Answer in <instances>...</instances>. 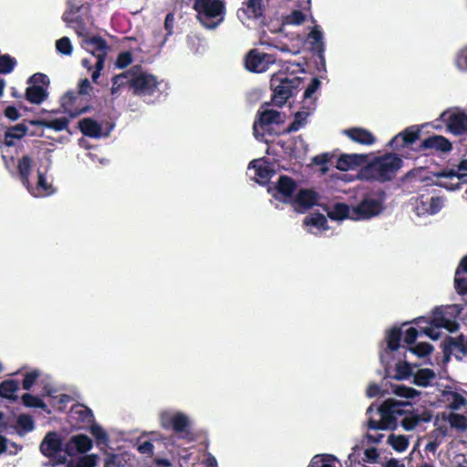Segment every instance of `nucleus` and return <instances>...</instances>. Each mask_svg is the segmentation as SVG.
<instances>
[{
  "mask_svg": "<svg viewBox=\"0 0 467 467\" xmlns=\"http://www.w3.org/2000/svg\"><path fill=\"white\" fill-rule=\"evenodd\" d=\"M380 416L379 420L369 419L368 426L369 430H389L397 424V416L404 415L401 426L406 431H410L420 423L418 413L413 411L410 401H396L394 399L385 400L378 408Z\"/></svg>",
  "mask_w": 467,
  "mask_h": 467,
  "instance_id": "f257e3e1",
  "label": "nucleus"
},
{
  "mask_svg": "<svg viewBox=\"0 0 467 467\" xmlns=\"http://www.w3.org/2000/svg\"><path fill=\"white\" fill-rule=\"evenodd\" d=\"M404 164L399 154L386 152L374 157L371 162L361 167L358 178L366 181L385 182L393 180Z\"/></svg>",
  "mask_w": 467,
  "mask_h": 467,
  "instance_id": "f03ea898",
  "label": "nucleus"
},
{
  "mask_svg": "<svg viewBox=\"0 0 467 467\" xmlns=\"http://www.w3.org/2000/svg\"><path fill=\"white\" fill-rule=\"evenodd\" d=\"M303 85L304 78H290L283 71L274 73L270 78V88L273 91L272 103L278 108H282L291 97L297 95Z\"/></svg>",
  "mask_w": 467,
  "mask_h": 467,
  "instance_id": "7ed1b4c3",
  "label": "nucleus"
},
{
  "mask_svg": "<svg viewBox=\"0 0 467 467\" xmlns=\"http://www.w3.org/2000/svg\"><path fill=\"white\" fill-rule=\"evenodd\" d=\"M197 21L207 29H215L223 23L226 8L223 0H192Z\"/></svg>",
  "mask_w": 467,
  "mask_h": 467,
  "instance_id": "20e7f679",
  "label": "nucleus"
},
{
  "mask_svg": "<svg viewBox=\"0 0 467 467\" xmlns=\"http://www.w3.org/2000/svg\"><path fill=\"white\" fill-rule=\"evenodd\" d=\"M33 160L32 157L26 154L19 159L17 163V171L22 183L28 192L35 197L47 196L55 192V190L47 181L46 172L37 171V182L35 186L32 185L29 176L32 171Z\"/></svg>",
  "mask_w": 467,
  "mask_h": 467,
  "instance_id": "39448f33",
  "label": "nucleus"
},
{
  "mask_svg": "<svg viewBox=\"0 0 467 467\" xmlns=\"http://www.w3.org/2000/svg\"><path fill=\"white\" fill-rule=\"evenodd\" d=\"M160 423L163 430L173 432L181 439L188 441L194 440L191 430V420L183 412L162 411L160 414Z\"/></svg>",
  "mask_w": 467,
  "mask_h": 467,
  "instance_id": "423d86ee",
  "label": "nucleus"
},
{
  "mask_svg": "<svg viewBox=\"0 0 467 467\" xmlns=\"http://www.w3.org/2000/svg\"><path fill=\"white\" fill-rule=\"evenodd\" d=\"M384 199L385 192L382 191L379 192V198L365 195L358 204L351 206V220H369L376 217L383 211Z\"/></svg>",
  "mask_w": 467,
  "mask_h": 467,
  "instance_id": "0eeeda50",
  "label": "nucleus"
},
{
  "mask_svg": "<svg viewBox=\"0 0 467 467\" xmlns=\"http://www.w3.org/2000/svg\"><path fill=\"white\" fill-rule=\"evenodd\" d=\"M27 84L28 87L26 89L25 98L29 103L40 105L47 99L50 79L45 73H33L29 77Z\"/></svg>",
  "mask_w": 467,
  "mask_h": 467,
  "instance_id": "6e6552de",
  "label": "nucleus"
},
{
  "mask_svg": "<svg viewBox=\"0 0 467 467\" xmlns=\"http://www.w3.org/2000/svg\"><path fill=\"white\" fill-rule=\"evenodd\" d=\"M439 179L436 185L450 191H455L461 184L467 182V160H462L457 166V169L442 170L434 173Z\"/></svg>",
  "mask_w": 467,
  "mask_h": 467,
  "instance_id": "1a4fd4ad",
  "label": "nucleus"
},
{
  "mask_svg": "<svg viewBox=\"0 0 467 467\" xmlns=\"http://www.w3.org/2000/svg\"><path fill=\"white\" fill-rule=\"evenodd\" d=\"M89 99L80 93L68 90L60 99V106L70 118H77L91 109Z\"/></svg>",
  "mask_w": 467,
  "mask_h": 467,
  "instance_id": "9d476101",
  "label": "nucleus"
},
{
  "mask_svg": "<svg viewBox=\"0 0 467 467\" xmlns=\"http://www.w3.org/2000/svg\"><path fill=\"white\" fill-rule=\"evenodd\" d=\"M160 82L154 75L135 70L134 76L130 80V88L137 96H150L158 90Z\"/></svg>",
  "mask_w": 467,
  "mask_h": 467,
  "instance_id": "9b49d317",
  "label": "nucleus"
},
{
  "mask_svg": "<svg viewBox=\"0 0 467 467\" xmlns=\"http://www.w3.org/2000/svg\"><path fill=\"white\" fill-rule=\"evenodd\" d=\"M284 120L280 112L274 109L258 111L257 119L253 124V132L256 139L271 134V124H280Z\"/></svg>",
  "mask_w": 467,
  "mask_h": 467,
  "instance_id": "f8f14e48",
  "label": "nucleus"
},
{
  "mask_svg": "<svg viewBox=\"0 0 467 467\" xmlns=\"http://www.w3.org/2000/svg\"><path fill=\"white\" fill-rule=\"evenodd\" d=\"M275 61L273 55L252 49L244 56V67L250 72L262 73L266 71Z\"/></svg>",
  "mask_w": 467,
  "mask_h": 467,
  "instance_id": "ddd939ff",
  "label": "nucleus"
},
{
  "mask_svg": "<svg viewBox=\"0 0 467 467\" xmlns=\"http://www.w3.org/2000/svg\"><path fill=\"white\" fill-rule=\"evenodd\" d=\"M39 450L45 457H55L58 464L66 462V456H58V452L64 451L62 440L58 433L48 432L42 440Z\"/></svg>",
  "mask_w": 467,
  "mask_h": 467,
  "instance_id": "4468645a",
  "label": "nucleus"
},
{
  "mask_svg": "<svg viewBox=\"0 0 467 467\" xmlns=\"http://www.w3.org/2000/svg\"><path fill=\"white\" fill-rule=\"evenodd\" d=\"M319 194L312 189H300L294 199L290 200L294 210L297 213L309 211L318 202Z\"/></svg>",
  "mask_w": 467,
  "mask_h": 467,
  "instance_id": "2eb2a0df",
  "label": "nucleus"
},
{
  "mask_svg": "<svg viewBox=\"0 0 467 467\" xmlns=\"http://www.w3.org/2000/svg\"><path fill=\"white\" fill-rule=\"evenodd\" d=\"M421 130L419 126L411 125L404 129L400 134L395 136L389 145L396 150L409 147L420 139Z\"/></svg>",
  "mask_w": 467,
  "mask_h": 467,
  "instance_id": "dca6fc26",
  "label": "nucleus"
},
{
  "mask_svg": "<svg viewBox=\"0 0 467 467\" xmlns=\"http://www.w3.org/2000/svg\"><path fill=\"white\" fill-rule=\"evenodd\" d=\"M453 149L452 142L440 135H432L423 140L419 147L416 149L418 151L434 150L438 152H450Z\"/></svg>",
  "mask_w": 467,
  "mask_h": 467,
  "instance_id": "f3484780",
  "label": "nucleus"
},
{
  "mask_svg": "<svg viewBox=\"0 0 467 467\" xmlns=\"http://www.w3.org/2000/svg\"><path fill=\"white\" fill-rule=\"evenodd\" d=\"M82 46L87 52L90 53L99 60V57L107 59L109 45L105 38L100 36H86L82 39Z\"/></svg>",
  "mask_w": 467,
  "mask_h": 467,
  "instance_id": "a211bd4d",
  "label": "nucleus"
},
{
  "mask_svg": "<svg viewBox=\"0 0 467 467\" xmlns=\"http://www.w3.org/2000/svg\"><path fill=\"white\" fill-rule=\"evenodd\" d=\"M92 448V441L85 434L72 436L64 445V451L70 457L85 453Z\"/></svg>",
  "mask_w": 467,
  "mask_h": 467,
  "instance_id": "6ab92c4d",
  "label": "nucleus"
},
{
  "mask_svg": "<svg viewBox=\"0 0 467 467\" xmlns=\"http://www.w3.org/2000/svg\"><path fill=\"white\" fill-rule=\"evenodd\" d=\"M368 161L367 154L361 153H343L337 161L336 168L339 171H349L356 167L362 166Z\"/></svg>",
  "mask_w": 467,
  "mask_h": 467,
  "instance_id": "aec40b11",
  "label": "nucleus"
},
{
  "mask_svg": "<svg viewBox=\"0 0 467 467\" xmlns=\"http://www.w3.org/2000/svg\"><path fill=\"white\" fill-rule=\"evenodd\" d=\"M275 190L283 197L282 201L284 202L290 203V200L294 199L296 191V181L288 175H280L276 182Z\"/></svg>",
  "mask_w": 467,
  "mask_h": 467,
  "instance_id": "412c9836",
  "label": "nucleus"
},
{
  "mask_svg": "<svg viewBox=\"0 0 467 467\" xmlns=\"http://www.w3.org/2000/svg\"><path fill=\"white\" fill-rule=\"evenodd\" d=\"M345 134L354 142L362 145H372L375 142V135L369 130L361 127H353L345 130Z\"/></svg>",
  "mask_w": 467,
  "mask_h": 467,
  "instance_id": "4be33fe9",
  "label": "nucleus"
},
{
  "mask_svg": "<svg viewBox=\"0 0 467 467\" xmlns=\"http://www.w3.org/2000/svg\"><path fill=\"white\" fill-rule=\"evenodd\" d=\"M324 211L332 221L351 220V207L345 202H336L331 207L326 205Z\"/></svg>",
  "mask_w": 467,
  "mask_h": 467,
  "instance_id": "5701e85b",
  "label": "nucleus"
},
{
  "mask_svg": "<svg viewBox=\"0 0 467 467\" xmlns=\"http://www.w3.org/2000/svg\"><path fill=\"white\" fill-rule=\"evenodd\" d=\"M447 126L450 131L456 136L467 134V114L463 112L451 114Z\"/></svg>",
  "mask_w": 467,
  "mask_h": 467,
  "instance_id": "b1692460",
  "label": "nucleus"
},
{
  "mask_svg": "<svg viewBox=\"0 0 467 467\" xmlns=\"http://www.w3.org/2000/svg\"><path fill=\"white\" fill-rule=\"evenodd\" d=\"M78 128L81 133L88 138L98 139L101 136L102 127L91 118H84L79 120Z\"/></svg>",
  "mask_w": 467,
  "mask_h": 467,
  "instance_id": "393cba45",
  "label": "nucleus"
},
{
  "mask_svg": "<svg viewBox=\"0 0 467 467\" xmlns=\"http://www.w3.org/2000/svg\"><path fill=\"white\" fill-rule=\"evenodd\" d=\"M135 70H140V67L135 66L119 75H113V78H111V93L113 95L116 94L120 88L125 86L130 87V80L134 76Z\"/></svg>",
  "mask_w": 467,
  "mask_h": 467,
  "instance_id": "a878e982",
  "label": "nucleus"
},
{
  "mask_svg": "<svg viewBox=\"0 0 467 467\" xmlns=\"http://www.w3.org/2000/svg\"><path fill=\"white\" fill-rule=\"evenodd\" d=\"M441 397L445 402L449 403L448 407L452 410H458L467 404L466 399L454 390H443Z\"/></svg>",
  "mask_w": 467,
  "mask_h": 467,
  "instance_id": "bb28decb",
  "label": "nucleus"
},
{
  "mask_svg": "<svg viewBox=\"0 0 467 467\" xmlns=\"http://www.w3.org/2000/svg\"><path fill=\"white\" fill-rule=\"evenodd\" d=\"M28 127L25 123H18L7 129L5 135V143L7 146L14 145V140H20L27 134Z\"/></svg>",
  "mask_w": 467,
  "mask_h": 467,
  "instance_id": "cd10ccee",
  "label": "nucleus"
},
{
  "mask_svg": "<svg viewBox=\"0 0 467 467\" xmlns=\"http://www.w3.org/2000/svg\"><path fill=\"white\" fill-rule=\"evenodd\" d=\"M447 320V317L445 316V313L439 307H436L432 312V317L429 321L426 320L424 317H417L416 319H413V324L420 325V323H426L427 325H430L431 327H437V328H442V327H445V322Z\"/></svg>",
  "mask_w": 467,
  "mask_h": 467,
  "instance_id": "c85d7f7f",
  "label": "nucleus"
},
{
  "mask_svg": "<svg viewBox=\"0 0 467 467\" xmlns=\"http://www.w3.org/2000/svg\"><path fill=\"white\" fill-rule=\"evenodd\" d=\"M31 125L35 126H43L47 128H50L53 130H66L67 129L69 119L66 117L54 119L51 120L47 119H32L29 120Z\"/></svg>",
  "mask_w": 467,
  "mask_h": 467,
  "instance_id": "c756f323",
  "label": "nucleus"
},
{
  "mask_svg": "<svg viewBox=\"0 0 467 467\" xmlns=\"http://www.w3.org/2000/svg\"><path fill=\"white\" fill-rule=\"evenodd\" d=\"M19 389V384L14 379H5L0 383V397L5 398L9 400H16L17 396L16 392Z\"/></svg>",
  "mask_w": 467,
  "mask_h": 467,
  "instance_id": "7c9ffc66",
  "label": "nucleus"
},
{
  "mask_svg": "<svg viewBox=\"0 0 467 467\" xmlns=\"http://www.w3.org/2000/svg\"><path fill=\"white\" fill-rule=\"evenodd\" d=\"M435 379V372L429 368H420L414 374L413 383L419 387H428Z\"/></svg>",
  "mask_w": 467,
  "mask_h": 467,
  "instance_id": "2f4dec72",
  "label": "nucleus"
},
{
  "mask_svg": "<svg viewBox=\"0 0 467 467\" xmlns=\"http://www.w3.org/2000/svg\"><path fill=\"white\" fill-rule=\"evenodd\" d=\"M248 169H254L255 176L258 177L256 181L260 183L267 182L273 174L271 168H268V166L258 165L257 161H252L248 165Z\"/></svg>",
  "mask_w": 467,
  "mask_h": 467,
  "instance_id": "473e14b6",
  "label": "nucleus"
},
{
  "mask_svg": "<svg viewBox=\"0 0 467 467\" xmlns=\"http://www.w3.org/2000/svg\"><path fill=\"white\" fill-rule=\"evenodd\" d=\"M387 345L389 351L399 350L402 339V330L400 327H393L387 335Z\"/></svg>",
  "mask_w": 467,
  "mask_h": 467,
  "instance_id": "72a5a7b5",
  "label": "nucleus"
},
{
  "mask_svg": "<svg viewBox=\"0 0 467 467\" xmlns=\"http://www.w3.org/2000/svg\"><path fill=\"white\" fill-rule=\"evenodd\" d=\"M245 13L249 16L259 18L264 16L265 7L263 0H247L245 3Z\"/></svg>",
  "mask_w": 467,
  "mask_h": 467,
  "instance_id": "f704fd0d",
  "label": "nucleus"
},
{
  "mask_svg": "<svg viewBox=\"0 0 467 467\" xmlns=\"http://www.w3.org/2000/svg\"><path fill=\"white\" fill-rule=\"evenodd\" d=\"M17 427H19L18 434L31 432L34 430V419L28 414H20L16 419Z\"/></svg>",
  "mask_w": 467,
  "mask_h": 467,
  "instance_id": "c9c22d12",
  "label": "nucleus"
},
{
  "mask_svg": "<svg viewBox=\"0 0 467 467\" xmlns=\"http://www.w3.org/2000/svg\"><path fill=\"white\" fill-rule=\"evenodd\" d=\"M22 403L26 408L41 409L46 410L47 404L41 399L31 393H25L21 397Z\"/></svg>",
  "mask_w": 467,
  "mask_h": 467,
  "instance_id": "e433bc0d",
  "label": "nucleus"
},
{
  "mask_svg": "<svg viewBox=\"0 0 467 467\" xmlns=\"http://www.w3.org/2000/svg\"><path fill=\"white\" fill-rule=\"evenodd\" d=\"M89 432L95 438L98 445H107L109 443V435L99 424L93 423L89 428Z\"/></svg>",
  "mask_w": 467,
  "mask_h": 467,
  "instance_id": "4c0bfd02",
  "label": "nucleus"
},
{
  "mask_svg": "<svg viewBox=\"0 0 467 467\" xmlns=\"http://www.w3.org/2000/svg\"><path fill=\"white\" fill-rule=\"evenodd\" d=\"M388 443L397 451H404L409 446V440L404 435L391 434L388 438Z\"/></svg>",
  "mask_w": 467,
  "mask_h": 467,
  "instance_id": "58836bf2",
  "label": "nucleus"
},
{
  "mask_svg": "<svg viewBox=\"0 0 467 467\" xmlns=\"http://www.w3.org/2000/svg\"><path fill=\"white\" fill-rule=\"evenodd\" d=\"M303 223L305 225H312L321 229H327V222L324 214L322 213H314L309 216H306Z\"/></svg>",
  "mask_w": 467,
  "mask_h": 467,
  "instance_id": "ea45409f",
  "label": "nucleus"
},
{
  "mask_svg": "<svg viewBox=\"0 0 467 467\" xmlns=\"http://www.w3.org/2000/svg\"><path fill=\"white\" fill-rule=\"evenodd\" d=\"M307 116H308V113L304 112V111L296 112L294 121L290 123V125L285 130V133L290 134L293 132H296V130H298V129H300V127L305 125Z\"/></svg>",
  "mask_w": 467,
  "mask_h": 467,
  "instance_id": "a19ab883",
  "label": "nucleus"
},
{
  "mask_svg": "<svg viewBox=\"0 0 467 467\" xmlns=\"http://www.w3.org/2000/svg\"><path fill=\"white\" fill-rule=\"evenodd\" d=\"M410 351L419 358H425L432 353L433 347L429 342H419L414 347H410Z\"/></svg>",
  "mask_w": 467,
  "mask_h": 467,
  "instance_id": "79ce46f5",
  "label": "nucleus"
},
{
  "mask_svg": "<svg viewBox=\"0 0 467 467\" xmlns=\"http://www.w3.org/2000/svg\"><path fill=\"white\" fill-rule=\"evenodd\" d=\"M16 64V59L8 54L0 56V73L8 74L12 72Z\"/></svg>",
  "mask_w": 467,
  "mask_h": 467,
  "instance_id": "37998d69",
  "label": "nucleus"
},
{
  "mask_svg": "<svg viewBox=\"0 0 467 467\" xmlns=\"http://www.w3.org/2000/svg\"><path fill=\"white\" fill-rule=\"evenodd\" d=\"M463 275L462 271L455 270L454 287L456 293L460 296H467V279Z\"/></svg>",
  "mask_w": 467,
  "mask_h": 467,
  "instance_id": "c03bdc74",
  "label": "nucleus"
},
{
  "mask_svg": "<svg viewBox=\"0 0 467 467\" xmlns=\"http://www.w3.org/2000/svg\"><path fill=\"white\" fill-rule=\"evenodd\" d=\"M411 375V367L408 362H398L396 364V375L392 379L396 380L408 379Z\"/></svg>",
  "mask_w": 467,
  "mask_h": 467,
  "instance_id": "a18cd8bd",
  "label": "nucleus"
},
{
  "mask_svg": "<svg viewBox=\"0 0 467 467\" xmlns=\"http://www.w3.org/2000/svg\"><path fill=\"white\" fill-rule=\"evenodd\" d=\"M394 394L403 398H415L420 394V392L413 388L407 387L404 385H394L392 387Z\"/></svg>",
  "mask_w": 467,
  "mask_h": 467,
  "instance_id": "49530a36",
  "label": "nucleus"
},
{
  "mask_svg": "<svg viewBox=\"0 0 467 467\" xmlns=\"http://www.w3.org/2000/svg\"><path fill=\"white\" fill-rule=\"evenodd\" d=\"M56 47L58 53L65 56H70L73 52V46L67 36H62L57 40Z\"/></svg>",
  "mask_w": 467,
  "mask_h": 467,
  "instance_id": "de8ad7c7",
  "label": "nucleus"
},
{
  "mask_svg": "<svg viewBox=\"0 0 467 467\" xmlns=\"http://www.w3.org/2000/svg\"><path fill=\"white\" fill-rule=\"evenodd\" d=\"M40 377V372L37 369H33L25 374L22 381V387L26 390H30L36 384L37 379Z\"/></svg>",
  "mask_w": 467,
  "mask_h": 467,
  "instance_id": "09e8293b",
  "label": "nucleus"
},
{
  "mask_svg": "<svg viewBox=\"0 0 467 467\" xmlns=\"http://www.w3.org/2000/svg\"><path fill=\"white\" fill-rule=\"evenodd\" d=\"M72 27L74 28V30L79 37H82L84 39L86 36H88V30L83 16H77L74 18Z\"/></svg>",
  "mask_w": 467,
  "mask_h": 467,
  "instance_id": "8fccbe9b",
  "label": "nucleus"
},
{
  "mask_svg": "<svg viewBox=\"0 0 467 467\" xmlns=\"http://www.w3.org/2000/svg\"><path fill=\"white\" fill-rule=\"evenodd\" d=\"M133 61L132 54L130 51L121 52L118 55L115 67L118 68H125Z\"/></svg>",
  "mask_w": 467,
  "mask_h": 467,
  "instance_id": "3c124183",
  "label": "nucleus"
},
{
  "mask_svg": "<svg viewBox=\"0 0 467 467\" xmlns=\"http://www.w3.org/2000/svg\"><path fill=\"white\" fill-rule=\"evenodd\" d=\"M306 19V15L301 10H294L285 17V23L293 26H300Z\"/></svg>",
  "mask_w": 467,
  "mask_h": 467,
  "instance_id": "603ef678",
  "label": "nucleus"
},
{
  "mask_svg": "<svg viewBox=\"0 0 467 467\" xmlns=\"http://www.w3.org/2000/svg\"><path fill=\"white\" fill-rule=\"evenodd\" d=\"M449 421L452 427L459 428L460 430H466L467 419L464 415L451 413L449 416Z\"/></svg>",
  "mask_w": 467,
  "mask_h": 467,
  "instance_id": "864d4df0",
  "label": "nucleus"
},
{
  "mask_svg": "<svg viewBox=\"0 0 467 467\" xmlns=\"http://www.w3.org/2000/svg\"><path fill=\"white\" fill-rule=\"evenodd\" d=\"M321 86V81L317 78H312L309 85L306 87V88L304 91L303 99H310L314 93H316Z\"/></svg>",
  "mask_w": 467,
  "mask_h": 467,
  "instance_id": "5fc2aeb1",
  "label": "nucleus"
},
{
  "mask_svg": "<svg viewBox=\"0 0 467 467\" xmlns=\"http://www.w3.org/2000/svg\"><path fill=\"white\" fill-rule=\"evenodd\" d=\"M308 38L313 40L315 48H318L319 52H322V49L324 48V42L322 41V33L317 27L313 28L308 35Z\"/></svg>",
  "mask_w": 467,
  "mask_h": 467,
  "instance_id": "6e6d98bb",
  "label": "nucleus"
},
{
  "mask_svg": "<svg viewBox=\"0 0 467 467\" xmlns=\"http://www.w3.org/2000/svg\"><path fill=\"white\" fill-rule=\"evenodd\" d=\"M154 445L150 441H145L143 442H140L137 445V450L139 452L145 454L147 457H151L153 454Z\"/></svg>",
  "mask_w": 467,
  "mask_h": 467,
  "instance_id": "4d7b16f0",
  "label": "nucleus"
},
{
  "mask_svg": "<svg viewBox=\"0 0 467 467\" xmlns=\"http://www.w3.org/2000/svg\"><path fill=\"white\" fill-rule=\"evenodd\" d=\"M105 61L106 60H104L103 57H99V60L96 61L94 65V70L91 73V79L94 83H97L100 76V72L104 68Z\"/></svg>",
  "mask_w": 467,
  "mask_h": 467,
  "instance_id": "13d9d810",
  "label": "nucleus"
},
{
  "mask_svg": "<svg viewBox=\"0 0 467 467\" xmlns=\"http://www.w3.org/2000/svg\"><path fill=\"white\" fill-rule=\"evenodd\" d=\"M456 66L462 70H467V47H463L457 55Z\"/></svg>",
  "mask_w": 467,
  "mask_h": 467,
  "instance_id": "bf43d9fd",
  "label": "nucleus"
},
{
  "mask_svg": "<svg viewBox=\"0 0 467 467\" xmlns=\"http://www.w3.org/2000/svg\"><path fill=\"white\" fill-rule=\"evenodd\" d=\"M364 454H365V457H364L363 461L365 462H369V463L377 462V460L379 457V452L377 451V448H375V447L368 448L365 450Z\"/></svg>",
  "mask_w": 467,
  "mask_h": 467,
  "instance_id": "052dcab7",
  "label": "nucleus"
},
{
  "mask_svg": "<svg viewBox=\"0 0 467 467\" xmlns=\"http://www.w3.org/2000/svg\"><path fill=\"white\" fill-rule=\"evenodd\" d=\"M122 458L119 456V454L111 453L108 456L106 460V467H121Z\"/></svg>",
  "mask_w": 467,
  "mask_h": 467,
  "instance_id": "680f3d73",
  "label": "nucleus"
},
{
  "mask_svg": "<svg viewBox=\"0 0 467 467\" xmlns=\"http://www.w3.org/2000/svg\"><path fill=\"white\" fill-rule=\"evenodd\" d=\"M333 158V154L329 152H323L321 154H317L315 157H313V162L317 165H325Z\"/></svg>",
  "mask_w": 467,
  "mask_h": 467,
  "instance_id": "e2e57ef3",
  "label": "nucleus"
},
{
  "mask_svg": "<svg viewBox=\"0 0 467 467\" xmlns=\"http://www.w3.org/2000/svg\"><path fill=\"white\" fill-rule=\"evenodd\" d=\"M418 337V330L415 327H409L403 337V341L407 344H412L415 342Z\"/></svg>",
  "mask_w": 467,
  "mask_h": 467,
  "instance_id": "0e129e2a",
  "label": "nucleus"
},
{
  "mask_svg": "<svg viewBox=\"0 0 467 467\" xmlns=\"http://www.w3.org/2000/svg\"><path fill=\"white\" fill-rule=\"evenodd\" d=\"M432 438L433 440L430 441L425 446L426 451L435 452L442 442L441 439H438V435H435Z\"/></svg>",
  "mask_w": 467,
  "mask_h": 467,
  "instance_id": "69168bd1",
  "label": "nucleus"
},
{
  "mask_svg": "<svg viewBox=\"0 0 467 467\" xmlns=\"http://www.w3.org/2000/svg\"><path fill=\"white\" fill-rule=\"evenodd\" d=\"M91 89V86L89 81L87 78L80 80L78 84V90L77 92L80 93L84 97L88 95V90Z\"/></svg>",
  "mask_w": 467,
  "mask_h": 467,
  "instance_id": "338daca9",
  "label": "nucleus"
},
{
  "mask_svg": "<svg viewBox=\"0 0 467 467\" xmlns=\"http://www.w3.org/2000/svg\"><path fill=\"white\" fill-rule=\"evenodd\" d=\"M5 118L10 120H16L20 117V114L16 108L13 106H8L5 110Z\"/></svg>",
  "mask_w": 467,
  "mask_h": 467,
  "instance_id": "774afa93",
  "label": "nucleus"
}]
</instances>
